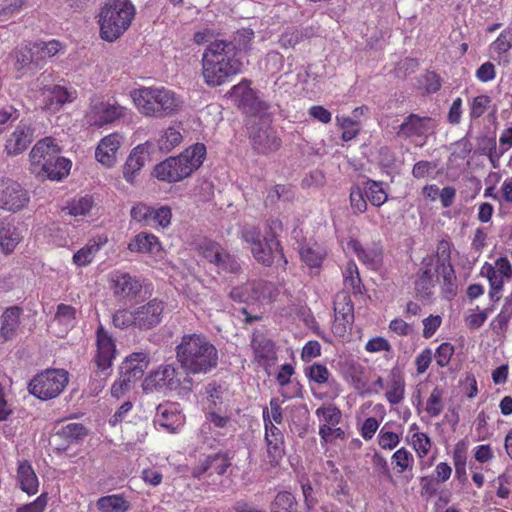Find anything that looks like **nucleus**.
I'll return each instance as SVG.
<instances>
[{
	"mask_svg": "<svg viewBox=\"0 0 512 512\" xmlns=\"http://www.w3.org/2000/svg\"><path fill=\"white\" fill-rule=\"evenodd\" d=\"M128 249L131 252L155 253L160 250V242L155 235L141 232L128 244Z\"/></svg>",
	"mask_w": 512,
	"mask_h": 512,
	"instance_id": "obj_40",
	"label": "nucleus"
},
{
	"mask_svg": "<svg viewBox=\"0 0 512 512\" xmlns=\"http://www.w3.org/2000/svg\"><path fill=\"white\" fill-rule=\"evenodd\" d=\"M172 211L169 206L153 208L151 226L155 228H167L171 224Z\"/></svg>",
	"mask_w": 512,
	"mask_h": 512,
	"instance_id": "obj_54",
	"label": "nucleus"
},
{
	"mask_svg": "<svg viewBox=\"0 0 512 512\" xmlns=\"http://www.w3.org/2000/svg\"><path fill=\"white\" fill-rule=\"evenodd\" d=\"M251 346L255 359L266 370L275 364L277 360L274 343L262 334H253Z\"/></svg>",
	"mask_w": 512,
	"mask_h": 512,
	"instance_id": "obj_24",
	"label": "nucleus"
},
{
	"mask_svg": "<svg viewBox=\"0 0 512 512\" xmlns=\"http://www.w3.org/2000/svg\"><path fill=\"white\" fill-rule=\"evenodd\" d=\"M344 286L353 293H361V279L358 267L354 262H348L343 271Z\"/></svg>",
	"mask_w": 512,
	"mask_h": 512,
	"instance_id": "obj_48",
	"label": "nucleus"
},
{
	"mask_svg": "<svg viewBox=\"0 0 512 512\" xmlns=\"http://www.w3.org/2000/svg\"><path fill=\"white\" fill-rule=\"evenodd\" d=\"M254 37L252 29H242L236 32L232 41H227L229 44L234 45L235 56L239 51H247L250 48V43Z\"/></svg>",
	"mask_w": 512,
	"mask_h": 512,
	"instance_id": "obj_56",
	"label": "nucleus"
},
{
	"mask_svg": "<svg viewBox=\"0 0 512 512\" xmlns=\"http://www.w3.org/2000/svg\"><path fill=\"white\" fill-rule=\"evenodd\" d=\"M413 455L405 448H400L394 452L392 456V463L398 468L399 473L406 470H411L413 467Z\"/></svg>",
	"mask_w": 512,
	"mask_h": 512,
	"instance_id": "obj_60",
	"label": "nucleus"
},
{
	"mask_svg": "<svg viewBox=\"0 0 512 512\" xmlns=\"http://www.w3.org/2000/svg\"><path fill=\"white\" fill-rule=\"evenodd\" d=\"M469 448V443L465 440L459 441L454 448V461L456 467V474L459 478L465 477V460L466 453Z\"/></svg>",
	"mask_w": 512,
	"mask_h": 512,
	"instance_id": "obj_61",
	"label": "nucleus"
},
{
	"mask_svg": "<svg viewBox=\"0 0 512 512\" xmlns=\"http://www.w3.org/2000/svg\"><path fill=\"white\" fill-rule=\"evenodd\" d=\"M60 148L52 137L39 140L29 153V170L37 178L60 181L69 174L70 160L61 157Z\"/></svg>",
	"mask_w": 512,
	"mask_h": 512,
	"instance_id": "obj_3",
	"label": "nucleus"
},
{
	"mask_svg": "<svg viewBox=\"0 0 512 512\" xmlns=\"http://www.w3.org/2000/svg\"><path fill=\"white\" fill-rule=\"evenodd\" d=\"M24 229L13 221L3 220L0 223V249L5 254L12 253L23 240Z\"/></svg>",
	"mask_w": 512,
	"mask_h": 512,
	"instance_id": "obj_26",
	"label": "nucleus"
},
{
	"mask_svg": "<svg viewBox=\"0 0 512 512\" xmlns=\"http://www.w3.org/2000/svg\"><path fill=\"white\" fill-rule=\"evenodd\" d=\"M452 244L447 239L438 242L434 258L435 272L440 273L443 281V293L446 298H452L456 294V276L450 263Z\"/></svg>",
	"mask_w": 512,
	"mask_h": 512,
	"instance_id": "obj_11",
	"label": "nucleus"
},
{
	"mask_svg": "<svg viewBox=\"0 0 512 512\" xmlns=\"http://www.w3.org/2000/svg\"><path fill=\"white\" fill-rule=\"evenodd\" d=\"M113 325L119 329H126L130 326L136 327V313L134 310L119 309L112 318Z\"/></svg>",
	"mask_w": 512,
	"mask_h": 512,
	"instance_id": "obj_57",
	"label": "nucleus"
},
{
	"mask_svg": "<svg viewBox=\"0 0 512 512\" xmlns=\"http://www.w3.org/2000/svg\"><path fill=\"white\" fill-rule=\"evenodd\" d=\"M16 479L19 488L26 494L31 496L38 492L39 480L29 461H18Z\"/></svg>",
	"mask_w": 512,
	"mask_h": 512,
	"instance_id": "obj_29",
	"label": "nucleus"
},
{
	"mask_svg": "<svg viewBox=\"0 0 512 512\" xmlns=\"http://www.w3.org/2000/svg\"><path fill=\"white\" fill-rule=\"evenodd\" d=\"M399 442H400L399 435L394 432H391V431H386V426H384L380 430V432L378 434V444L381 448L387 449V450H392L396 446H398Z\"/></svg>",
	"mask_w": 512,
	"mask_h": 512,
	"instance_id": "obj_63",
	"label": "nucleus"
},
{
	"mask_svg": "<svg viewBox=\"0 0 512 512\" xmlns=\"http://www.w3.org/2000/svg\"><path fill=\"white\" fill-rule=\"evenodd\" d=\"M94 201L92 196L85 195L75 197L67 202V205L62 208L63 211H67L70 216H86L93 208Z\"/></svg>",
	"mask_w": 512,
	"mask_h": 512,
	"instance_id": "obj_43",
	"label": "nucleus"
},
{
	"mask_svg": "<svg viewBox=\"0 0 512 512\" xmlns=\"http://www.w3.org/2000/svg\"><path fill=\"white\" fill-rule=\"evenodd\" d=\"M206 157V147L196 143L185 149L179 156L170 157L157 164L154 175L158 180L175 183L189 177L203 163Z\"/></svg>",
	"mask_w": 512,
	"mask_h": 512,
	"instance_id": "obj_5",
	"label": "nucleus"
},
{
	"mask_svg": "<svg viewBox=\"0 0 512 512\" xmlns=\"http://www.w3.org/2000/svg\"><path fill=\"white\" fill-rule=\"evenodd\" d=\"M155 422L170 433L177 432L185 422V416L174 404L159 405Z\"/></svg>",
	"mask_w": 512,
	"mask_h": 512,
	"instance_id": "obj_25",
	"label": "nucleus"
},
{
	"mask_svg": "<svg viewBox=\"0 0 512 512\" xmlns=\"http://www.w3.org/2000/svg\"><path fill=\"white\" fill-rule=\"evenodd\" d=\"M304 373L310 381L320 385L327 383L331 375L328 368L320 363H314L306 367Z\"/></svg>",
	"mask_w": 512,
	"mask_h": 512,
	"instance_id": "obj_52",
	"label": "nucleus"
},
{
	"mask_svg": "<svg viewBox=\"0 0 512 512\" xmlns=\"http://www.w3.org/2000/svg\"><path fill=\"white\" fill-rule=\"evenodd\" d=\"M164 309L165 303L156 298L136 307V327L140 330L156 327L162 321Z\"/></svg>",
	"mask_w": 512,
	"mask_h": 512,
	"instance_id": "obj_20",
	"label": "nucleus"
},
{
	"mask_svg": "<svg viewBox=\"0 0 512 512\" xmlns=\"http://www.w3.org/2000/svg\"><path fill=\"white\" fill-rule=\"evenodd\" d=\"M296 505L294 496L287 491L279 492L272 504L273 512H293Z\"/></svg>",
	"mask_w": 512,
	"mask_h": 512,
	"instance_id": "obj_55",
	"label": "nucleus"
},
{
	"mask_svg": "<svg viewBox=\"0 0 512 512\" xmlns=\"http://www.w3.org/2000/svg\"><path fill=\"white\" fill-rule=\"evenodd\" d=\"M231 97L244 113L250 116H258L260 119L268 117L269 105L261 100L257 93L250 87V82L243 79L234 85L230 91Z\"/></svg>",
	"mask_w": 512,
	"mask_h": 512,
	"instance_id": "obj_10",
	"label": "nucleus"
},
{
	"mask_svg": "<svg viewBox=\"0 0 512 512\" xmlns=\"http://www.w3.org/2000/svg\"><path fill=\"white\" fill-rule=\"evenodd\" d=\"M251 140L253 148L262 154L275 152L281 146V140L276 133L268 127L259 128L257 131L251 132Z\"/></svg>",
	"mask_w": 512,
	"mask_h": 512,
	"instance_id": "obj_28",
	"label": "nucleus"
},
{
	"mask_svg": "<svg viewBox=\"0 0 512 512\" xmlns=\"http://www.w3.org/2000/svg\"><path fill=\"white\" fill-rule=\"evenodd\" d=\"M99 512H127L130 502L123 494H111L100 497L96 501Z\"/></svg>",
	"mask_w": 512,
	"mask_h": 512,
	"instance_id": "obj_38",
	"label": "nucleus"
},
{
	"mask_svg": "<svg viewBox=\"0 0 512 512\" xmlns=\"http://www.w3.org/2000/svg\"><path fill=\"white\" fill-rule=\"evenodd\" d=\"M202 77L209 87H218L231 81L242 70V62L235 57L234 45L227 40L210 41L202 54Z\"/></svg>",
	"mask_w": 512,
	"mask_h": 512,
	"instance_id": "obj_1",
	"label": "nucleus"
},
{
	"mask_svg": "<svg viewBox=\"0 0 512 512\" xmlns=\"http://www.w3.org/2000/svg\"><path fill=\"white\" fill-rule=\"evenodd\" d=\"M14 57L15 67L17 70H21L31 63L36 64V54L34 52L33 42L21 44L18 48H16Z\"/></svg>",
	"mask_w": 512,
	"mask_h": 512,
	"instance_id": "obj_46",
	"label": "nucleus"
},
{
	"mask_svg": "<svg viewBox=\"0 0 512 512\" xmlns=\"http://www.w3.org/2000/svg\"><path fill=\"white\" fill-rule=\"evenodd\" d=\"M429 121L430 119L428 117L410 114L399 126L398 135L405 138L422 136L428 131L427 124Z\"/></svg>",
	"mask_w": 512,
	"mask_h": 512,
	"instance_id": "obj_37",
	"label": "nucleus"
},
{
	"mask_svg": "<svg viewBox=\"0 0 512 512\" xmlns=\"http://www.w3.org/2000/svg\"><path fill=\"white\" fill-rule=\"evenodd\" d=\"M68 383V373L63 369H47L37 374L28 385L29 392L40 400L57 397Z\"/></svg>",
	"mask_w": 512,
	"mask_h": 512,
	"instance_id": "obj_8",
	"label": "nucleus"
},
{
	"mask_svg": "<svg viewBox=\"0 0 512 512\" xmlns=\"http://www.w3.org/2000/svg\"><path fill=\"white\" fill-rule=\"evenodd\" d=\"M148 159V152L142 145L136 146L129 154L124 168L123 177L129 182L133 183L137 173L142 169Z\"/></svg>",
	"mask_w": 512,
	"mask_h": 512,
	"instance_id": "obj_32",
	"label": "nucleus"
},
{
	"mask_svg": "<svg viewBox=\"0 0 512 512\" xmlns=\"http://www.w3.org/2000/svg\"><path fill=\"white\" fill-rule=\"evenodd\" d=\"M433 257H425L421 262L418 277L415 281V290L421 297H428L432 294L435 284L440 280L441 274L435 272Z\"/></svg>",
	"mask_w": 512,
	"mask_h": 512,
	"instance_id": "obj_23",
	"label": "nucleus"
},
{
	"mask_svg": "<svg viewBox=\"0 0 512 512\" xmlns=\"http://www.w3.org/2000/svg\"><path fill=\"white\" fill-rule=\"evenodd\" d=\"M106 236H98L88 241V243L79 249L73 255V263L77 266L84 267L89 265L99 250L107 243Z\"/></svg>",
	"mask_w": 512,
	"mask_h": 512,
	"instance_id": "obj_34",
	"label": "nucleus"
},
{
	"mask_svg": "<svg viewBox=\"0 0 512 512\" xmlns=\"http://www.w3.org/2000/svg\"><path fill=\"white\" fill-rule=\"evenodd\" d=\"M202 256L215 266L218 273H237L240 265L237 260L223 249L218 243L204 240L199 245Z\"/></svg>",
	"mask_w": 512,
	"mask_h": 512,
	"instance_id": "obj_13",
	"label": "nucleus"
},
{
	"mask_svg": "<svg viewBox=\"0 0 512 512\" xmlns=\"http://www.w3.org/2000/svg\"><path fill=\"white\" fill-rule=\"evenodd\" d=\"M344 250L355 253L358 259L371 269H376L381 262V250L378 247L364 248L358 240L350 238Z\"/></svg>",
	"mask_w": 512,
	"mask_h": 512,
	"instance_id": "obj_30",
	"label": "nucleus"
},
{
	"mask_svg": "<svg viewBox=\"0 0 512 512\" xmlns=\"http://www.w3.org/2000/svg\"><path fill=\"white\" fill-rule=\"evenodd\" d=\"M512 48V27L504 29L497 39L490 45V50L498 55L508 52Z\"/></svg>",
	"mask_w": 512,
	"mask_h": 512,
	"instance_id": "obj_53",
	"label": "nucleus"
},
{
	"mask_svg": "<svg viewBox=\"0 0 512 512\" xmlns=\"http://www.w3.org/2000/svg\"><path fill=\"white\" fill-rule=\"evenodd\" d=\"M33 44L36 54V65H40L42 61L55 56L64 49V46L58 40L36 41Z\"/></svg>",
	"mask_w": 512,
	"mask_h": 512,
	"instance_id": "obj_42",
	"label": "nucleus"
},
{
	"mask_svg": "<svg viewBox=\"0 0 512 512\" xmlns=\"http://www.w3.org/2000/svg\"><path fill=\"white\" fill-rule=\"evenodd\" d=\"M109 281L114 296L121 299L135 298L142 289L139 279L120 270L111 272L109 274Z\"/></svg>",
	"mask_w": 512,
	"mask_h": 512,
	"instance_id": "obj_17",
	"label": "nucleus"
},
{
	"mask_svg": "<svg viewBox=\"0 0 512 512\" xmlns=\"http://www.w3.org/2000/svg\"><path fill=\"white\" fill-rule=\"evenodd\" d=\"M29 202L28 192L14 181H7L0 187V208L9 212L23 209Z\"/></svg>",
	"mask_w": 512,
	"mask_h": 512,
	"instance_id": "obj_16",
	"label": "nucleus"
},
{
	"mask_svg": "<svg viewBox=\"0 0 512 512\" xmlns=\"http://www.w3.org/2000/svg\"><path fill=\"white\" fill-rule=\"evenodd\" d=\"M315 414L320 420V425H338L341 420V411L332 405L319 407Z\"/></svg>",
	"mask_w": 512,
	"mask_h": 512,
	"instance_id": "obj_51",
	"label": "nucleus"
},
{
	"mask_svg": "<svg viewBox=\"0 0 512 512\" xmlns=\"http://www.w3.org/2000/svg\"><path fill=\"white\" fill-rule=\"evenodd\" d=\"M41 107L49 112H58L65 104L77 98V91L61 85L44 86L40 90Z\"/></svg>",
	"mask_w": 512,
	"mask_h": 512,
	"instance_id": "obj_15",
	"label": "nucleus"
},
{
	"mask_svg": "<svg viewBox=\"0 0 512 512\" xmlns=\"http://www.w3.org/2000/svg\"><path fill=\"white\" fill-rule=\"evenodd\" d=\"M334 313L333 332L338 335H343L354 320V307L347 292L343 291L336 295L334 300Z\"/></svg>",
	"mask_w": 512,
	"mask_h": 512,
	"instance_id": "obj_19",
	"label": "nucleus"
},
{
	"mask_svg": "<svg viewBox=\"0 0 512 512\" xmlns=\"http://www.w3.org/2000/svg\"><path fill=\"white\" fill-rule=\"evenodd\" d=\"M126 107L117 102H109L101 98L91 100L84 120L90 127L102 128L113 124L126 115Z\"/></svg>",
	"mask_w": 512,
	"mask_h": 512,
	"instance_id": "obj_9",
	"label": "nucleus"
},
{
	"mask_svg": "<svg viewBox=\"0 0 512 512\" xmlns=\"http://www.w3.org/2000/svg\"><path fill=\"white\" fill-rule=\"evenodd\" d=\"M347 378L357 391H362L367 386V379L364 376V368L360 364L352 363L347 372Z\"/></svg>",
	"mask_w": 512,
	"mask_h": 512,
	"instance_id": "obj_58",
	"label": "nucleus"
},
{
	"mask_svg": "<svg viewBox=\"0 0 512 512\" xmlns=\"http://www.w3.org/2000/svg\"><path fill=\"white\" fill-rule=\"evenodd\" d=\"M47 504L48 495L42 493L34 501L20 506L16 512H44Z\"/></svg>",
	"mask_w": 512,
	"mask_h": 512,
	"instance_id": "obj_64",
	"label": "nucleus"
},
{
	"mask_svg": "<svg viewBox=\"0 0 512 512\" xmlns=\"http://www.w3.org/2000/svg\"><path fill=\"white\" fill-rule=\"evenodd\" d=\"M32 139L33 129L21 122L7 139L5 149L9 155H18L29 146Z\"/></svg>",
	"mask_w": 512,
	"mask_h": 512,
	"instance_id": "obj_27",
	"label": "nucleus"
},
{
	"mask_svg": "<svg viewBox=\"0 0 512 512\" xmlns=\"http://www.w3.org/2000/svg\"><path fill=\"white\" fill-rule=\"evenodd\" d=\"M97 353L95 362L106 377L116 355V346L109 333L100 325L96 332Z\"/></svg>",
	"mask_w": 512,
	"mask_h": 512,
	"instance_id": "obj_18",
	"label": "nucleus"
},
{
	"mask_svg": "<svg viewBox=\"0 0 512 512\" xmlns=\"http://www.w3.org/2000/svg\"><path fill=\"white\" fill-rule=\"evenodd\" d=\"M130 96L140 114L157 119L172 116L182 104L174 91L162 86L134 89Z\"/></svg>",
	"mask_w": 512,
	"mask_h": 512,
	"instance_id": "obj_4",
	"label": "nucleus"
},
{
	"mask_svg": "<svg viewBox=\"0 0 512 512\" xmlns=\"http://www.w3.org/2000/svg\"><path fill=\"white\" fill-rule=\"evenodd\" d=\"M232 457L229 453H216L206 456L199 464L192 468V475L195 478H201L204 474L211 476L213 474L223 475L231 466Z\"/></svg>",
	"mask_w": 512,
	"mask_h": 512,
	"instance_id": "obj_22",
	"label": "nucleus"
},
{
	"mask_svg": "<svg viewBox=\"0 0 512 512\" xmlns=\"http://www.w3.org/2000/svg\"><path fill=\"white\" fill-rule=\"evenodd\" d=\"M482 268L486 270V275L491 287V297L499 298V294L503 288L504 280L507 278L493 271L492 265L488 263H485Z\"/></svg>",
	"mask_w": 512,
	"mask_h": 512,
	"instance_id": "obj_62",
	"label": "nucleus"
},
{
	"mask_svg": "<svg viewBox=\"0 0 512 512\" xmlns=\"http://www.w3.org/2000/svg\"><path fill=\"white\" fill-rule=\"evenodd\" d=\"M442 397H443V391L441 388L435 387L431 391V393L427 399L426 407H425V411L427 412V414L430 417L435 418V417H438L442 413V411L444 409Z\"/></svg>",
	"mask_w": 512,
	"mask_h": 512,
	"instance_id": "obj_50",
	"label": "nucleus"
},
{
	"mask_svg": "<svg viewBox=\"0 0 512 512\" xmlns=\"http://www.w3.org/2000/svg\"><path fill=\"white\" fill-rule=\"evenodd\" d=\"M149 383H153L158 388H166L175 390L180 386V380L177 378L176 368L172 365H165L156 370L147 379Z\"/></svg>",
	"mask_w": 512,
	"mask_h": 512,
	"instance_id": "obj_33",
	"label": "nucleus"
},
{
	"mask_svg": "<svg viewBox=\"0 0 512 512\" xmlns=\"http://www.w3.org/2000/svg\"><path fill=\"white\" fill-rule=\"evenodd\" d=\"M418 427L413 424L410 428L411 438L410 443L419 457H424L428 454L431 448V441L427 434L417 431Z\"/></svg>",
	"mask_w": 512,
	"mask_h": 512,
	"instance_id": "obj_47",
	"label": "nucleus"
},
{
	"mask_svg": "<svg viewBox=\"0 0 512 512\" xmlns=\"http://www.w3.org/2000/svg\"><path fill=\"white\" fill-rule=\"evenodd\" d=\"M263 421L266 443L264 464L269 468H275L280 465L285 455L284 435L275 424H272L268 415V408L263 409Z\"/></svg>",
	"mask_w": 512,
	"mask_h": 512,
	"instance_id": "obj_12",
	"label": "nucleus"
},
{
	"mask_svg": "<svg viewBox=\"0 0 512 512\" xmlns=\"http://www.w3.org/2000/svg\"><path fill=\"white\" fill-rule=\"evenodd\" d=\"M182 139L183 137L180 128L170 126L159 135L157 143L161 151L169 152L178 146Z\"/></svg>",
	"mask_w": 512,
	"mask_h": 512,
	"instance_id": "obj_44",
	"label": "nucleus"
},
{
	"mask_svg": "<svg viewBox=\"0 0 512 512\" xmlns=\"http://www.w3.org/2000/svg\"><path fill=\"white\" fill-rule=\"evenodd\" d=\"M175 351L186 375H205L218 365V350L203 334H184Z\"/></svg>",
	"mask_w": 512,
	"mask_h": 512,
	"instance_id": "obj_2",
	"label": "nucleus"
},
{
	"mask_svg": "<svg viewBox=\"0 0 512 512\" xmlns=\"http://www.w3.org/2000/svg\"><path fill=\"white\" fill-rule=\"evenodd\" d=\"M123 141V135L118 132L103 137L95 150L96 160L106 167H113L117 162V154Z\"/></svg>",
	"mask_w": 512,
	"mask_h": 512,
	"instance_id": "obj_21",
	"label": "nucleus"
},
{
	"mask_svg": "<svg viewBox=\"0 0 512 512\" xmlns=\"http://www.w3.org/2000/svg\"><path fill=\"white\" fill-rule=\"evenodd\" d=\"M149 364L146 353L135 352L126 357L121 365V372L134 381L140 380Z\"/></svg>",
	"mask_w": 512,
	"mask_h": 512,
	"instance_id": "obj_31",
	"label": "nucleus"
},
{
	"mask_svg": "<svg viewBox=\"0 0 512 512\" xmlns=\"http://www.w3.org/2000/svg\"><path fill=\"white\" fill-rule=\"evenodd\" d=\"M385 397L392 405L399 404L405 397V381L397 368H393L389 373Z\"/></svg>",
	"mask_w": 512,
	"mask_h": 512,
	"instance_id": "obj_35",
	"label": "nucleus"
},
{
	"mask_svg": "<svg viewBox=\"0 0 512 512\" xmlns=\"http://www.w3.org/2000/svg\"><path fill=\"white\" fill-rule=\"evenodd\" d=\"M273 285L265 281H248L232 288L230 298L239 303L270 301L273 297Z\"/></svg>",
	"mask_w": 512,
	"mask_h": 512,
	"instance_id": "obj_14",
	"label": "nucleus"
},
{
	"mask_svg": "<svg viewBox=\"0 0 512 512\" xmlns=\"http://www.w3.org/2000/svg\"><path fill=\"white\" fill-rule=\"evenodd\" d=\"M350 205L355 214L364 213L367 209V200L363 187L354 185L350 192Z\"/></svg>",
	"mask_w": 512,
	"mask_h": 512,
	"instance_id": "obj_59",
	"label": "nucleus"
},
{
	"mask_svg": "<svg viewBox=\"0 0 512 512\" xmlns=\"http://www.w3.org/2000/svg\"><path fill=\"white\" fill-rule=\"evenodd\" d=\"M302 261L310 268H317L321 265L325 251L318 244L303 246L300 250Z\"/></svg>",
	"mask_w": 512,
	"mask_h": 512,
	"instance_id": "obj_45",
	"label": "nucleus"
},
{
	"mask_svg": "<svg viewBox=\"0 0 512 512\" xmlns=\"http://www.w3.org/2000/svg\"><path fill=\"white\" fill-rule=\"evenodd\" d=\"M363 190L366 199L373 206L380 207L388 200V193L385 188V183L382 181L367 179L363 183Z\"/></svg>",
	"mask_w": 512,
	"mask_h": 512,
	"instance_id": "obj_39",
	"label": "nucleus"
},
{
	"mask_svg": "<svg viewBox=\"0 0 512 512\" xmlns=\"http://www.w3.org/2000/svg\"><path fill=\"white\" fill-rule=\"evenodd\" d=\"M76 309L71 305L59 304L54 316L52 326H58L57 335L63 336L76 324Z\"/></svg>",
	"mask_w": 512,
	"mask_h": 512,
	"instance_id": "obj_36",
	"label": "nucleus"
},
{
	"mask_svg": "<svg viewBox=\"0 0 512 512\" xmlns=\"http://www.w3.org/2000/svg\"><path fill=\"white\" fill-rule=\"evenodd\" d=\"M241 238L251 246V253L255 260L265 266H270L277 256L283 258L275 232L263 237L259 228L245 226L241 230Z\"/></svg>",
	"mask_w": 512,
	"mask_h": 512,
	"instance_id": "obj_7",
	"label": "nucleus"
},
{
	"mask_svg": "<svg viewBox=\"0 0 512 512\" xmlns=\"http://www.w3.org/2000/svg\"><path fill=\"white\" fill-rule=\"evenodd\" d=\"M21 310L18 307L8 308L2 315L1 337L7 341L13 338L19 326Z\"/></svg>",
	"mask_w": 512,
	"mask_h": 512,
	"instance_id": "obj_41",
	"label": "nucleus"
},
{
	"mask_svg": "<svg viewBox=\"0 0 512 512\" xmlns=\"http://www.w3.org/2000/svg\"><path fill=\"white\" fill-rule=\"evenodd\" d=\"M134 16L135 7L130 0H106L99 14L101 38L115 41L130 27Z\"/></svg>",
	"mask_w": 512,
	"mask_h": 512,
	"instance_id": "obj_6",
	"label": "nucleus"
},
{
	"mask_svg": "<svg viewBox=\"0 0 512 512\" xmlns=\"http://www.w3.org/2000/svg\"><path fill=\"white\" fill-rule=\"evenodd\" d=\"M153 207L145 203L135 204L130 211V217L136 223H139L143 227L151 226Z\"/></svg>",
	"mask_w": 512,
	"mask_h": 512,
	"instance_id": "obj_49",
	"label": "nucleus"
}]
</instances>
